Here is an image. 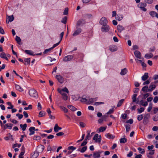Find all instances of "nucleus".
Listing matches in <instances>:
<instances>
[{
    "instance_id": "obj_1",
    "label": "nucleus",
    "mask_w": 158,
    "mask_h": 158,
    "mask_svg": "<svg viewBox=\"0 0 158 158\" xmlns=\"http://www.w3.org/2000/svg\"><path fill=\"white\" fill-rule=\"evenodd\" d=\"M29 94L32 97L36 98L38 97L36 91L34 89H30L29 91Z\"/></svg>"
},
{
    "instance_id": "obj_2",
    "label": "nucleus",
    "mask_w": 158,
    "mask_h": 158,
    "mask_svg": "<svg viewBox=\"0 0 158 158\" xmlns=\"http://www.w3.org/2000/svg\"><path fill=\"white\" fill-rule=\"evenodd\" d=\"M147 3L145 2H140L138 5V7L144 11H146L147 9L145 7L147 6Z\"/></svg>"
},
{
    "instance_id": "obj_3",
    "label": "nucleus",
    "mask_w": 158,
    "mask_h": 158,
    "mask_svg": "<svg viewBox=\"0 0 158 158\" xmlns=\"http://www.w3.org/2000/svg\"><path fill=\"white\" fill-rule=\"evenodd\" d=\"M107 22L106 18L105 17H102L100 21V24L102 26L107 25Z\"/></svg>"
},
{
    "instance_id": "obj_4",
    "label": "nucleus",
    "mask_w": 158,
    "mask_h": 158,
    "mask_svg": "<svg viewBox=\"0 0 158 158\" xmlns=\"http://www.w3.org/2000/svg\"><path fill=\"white\" fill-rule=\"evenodd\" d=\"M101 29L102 32H107L110 29L109 27L107 25H103L101 28Z\"/></svg>"
},
{
    "instance_id": "obj_5",
    "label": "nucleus",
    "mask_w": 158,
    "mask_h": 158,
    "mask_svg": "<svg viewBox=\"0 0 158 158\" xmlns=\"http://www.w3.org/2000/svg\"><path fill=\"white\" fill-rule=\"evenodd\" d=\"M56 77L60 83L62 84L64 81V78L60 75H56Z\"/></svg>"
},
{
    "instance_id": "obj_6",
    "label": "nucleus",
    "mask_w": 158,
    "mask_h": 158,
    "mask_svg": "<svg viewBox=\"0 0 158 158\" xmlns=\"http://www.w3.org/2000/svg\"><path fill=\"white\" fill-rule=\"evenodd\" d=\"M98 137V134H96L94 135V136L93 138V139L96 142H99V143L101 140V135H100L99 136V137Z\"/></svg>"
},
{
    "instance_id": "obj_7",
    "label": "nucleus",
    "mask_w": 158,
    "mask_h": 158,
    "mask_svg": "<svg viewBox=\"0 0 158 158\" xmlns=\"http://www.w3.org/2000/svg\"><path fill=\"white\" fill-rule=\"evenodd\" d=\"M73 57L72 55H68L65 56L63 59L64 62H67L70 61L73 58Z\"/></svg>"
},
{
    "instance_id": "obj_8",
    "label": "nucleus",
    "mask_w": 158,
    "mask_h": 158,
    "mask_svg": "<svg viewBox=\"0 0 158 158\" xmlns=\"http://www.w3.org/2000/svg\"><path fill=\"white\" fill-rule=\"evenodd\" d=\"M37 147V152H38L39 153H41L42 152L45 148L44 146L42 145H39Z\"/></svg>"
},
{
    "instance_id": "obj_9",
    "label": "nucleus",
    "mask_w": 158,
    "mask_h": 158,
    "mask_svg": "<svg viewBox=\"0 0 158 158\" xmlns=\"http://www.w3.org/2000/svg\"><path fill=\"white\" fill-rule=\"evenodd\" d=\"M149 116L150 115L148 114L145 116L143 120V123L144 124H146L148 123V118Z\"/></svg>"
},
{
    "instance_id": "obj_10",
    "label": "nucleus",
    "mask_w": 158,
    "mask_h": 158,
    "mask_svg": "<svg viewBox=\"0 0 158 158\" xmlns=\"http://www.w3.org/2000/svg\"><path fill=\"white\" fill-rule=\"evenodd\" d=\"M134 55L135 56L139 59H141V54L140 52L136 50L134 52Z\"/></svg>"
},
{
    "instance_id": "obj_11",
    "label": "nucleus",
    "mask_w": 158,
    "mask_h": 158,
    "mask_svg": "<svg viewBox=\"0 0 158 158\" xmlns=\"http://www.w3.org/2000/svg\"><path fill=\"white\" fill-rule=\"evenodd\" d=\"M58 91L60 94L63 93V92H65L68 94L69 93V91L68 89L65 87L61 89H58Z\"/></svg>"
},
{
    "instance_id": "obj_12",
    "label": "nucleus",
    "mask_w": 158,
    "mask_h": 158,
    "mask_svg": "<svg viewBox=\"0 0 158 158\" xmlns=\"http://www.w3.org/2000/svg\"><path fill=\"white\" fill-rule=\"evenodd\" d=\"M156 86L155 84L153 83H152L150 85L149 89H148V91H152L156 88Z\"/></svg>"
},
{
    "instance_id": "obj_13",
    "label": "nucleus",
    "mask_w": 158,
    "mask_h": 158,
    "mask_svg": "<svg viewBox=\"0 0 158 158\" xmlns=\"http://www.w3.org/2000/svg\"><path fill=\"white\" fill-rule=\"evenodd\" d=\"M13 124L11 123H7L4 126V129H6L8 128L9 129H11L12 127L13 126Z\"/></svg>"
},
{
    "instance_id": "obj_14",
    "label": "nucleus",
    "mask_w": 158,
    "mask_h": 158,
    "mask_svg": "<svg viewBox=\"0 0 158 158\" xmlns=\"http://www.w3.org/2000/svg\"><path fill=\"white\" fill-rule=\"evenodd\" d=\"M82 30L81 28H79L75 31L73 34V35L75 36L79 35L81 32Z\"/></svg>"
},
{
    "instance_id": "obj_15",
    "label": "nucleus",
    "mask_w": 158,
    "mask_h": 158,
    "mask_svg": "<svg viewBox=\"0 0 158 158\" xmlns=\"http://www.w3.org/2000/svg\"><path fill=\"white\" fill-rule=\"evenodd\" d=\"M101 152L100 151L96 152L93 153V157L94 158H98L100 157V154Z\"/></svg>"
},
{
    "instance_id": "obj_16",
    "label": "nucleus",
    "mask_w": 158,
    "mask_h": 158,
    "mask_svg": "<svg viewBox=\"0 0 158 158\" xmlns=\"http://www.w3.org/2000/svg\"><path fill=\"white\" fill-rule=\"evenodd\" d=\"M62 129V128L59 127L57 124H56L54 128V130L55 132H57L59 130H60Z\"/></svg>"
},
{
    "instance_id": "obj_17",
    "label": "nucleus",
    "mask_w": 158,
    "mask_h": 158,
    "mask_svg": "<svg viewBox=\"0 0 158 158\" xmlns=\"http://www.w3.org/2000/svg\"><path fill=\"white\" fill-rule=\"evenodd\" d=\"M14 17L13 15L8 16L7 18L6 22L7 23H8L9 22H11L14 20Z\"/></svg>"
},
{
    "instance_id": "obj_18",
    "label": "nucleus",
    "mask_w": 158,
    "mask_h": 158,
    "mask_svg": "<svg viewBox=\"0 0 158 158\" xmlns=\"http://www.w3.org/2000/svg\"><path fill=\"white\" fill-rule=\"evenodd\" d=\"M35 128L34 127H31L29 129V130L30 132L29 135H33L35 133Z\"/></svg>"
},
{
    "instance_id": "obj_19",
    "label": "nucleus",
    "mask_w": 158,
    "mask_h": 158,
    "mask_svg": "<svg viewBox=\"0 0 158 158\" xmlns=\"http://www.w3.org/2000/svg\"><path fill=\"white\" fill-rule=\"evenodd\" d=\"M110 50L111 52H115L117 50V48L114 45L110 46Z\"/></svg>"
},
{
    "instance_id": "obj_20",
    "label": "nucleus",
    "mask_w": 158,
    "mask_h": 158,
    "mask_svg": "<svg viewBox=\"0 0 158 158\" xmlns=\"http://www.w3.org/2000/svg\"><path fill=\"white\" fill-rule=\"evenodd\" d=\"M148 78V73H145L144 74L142 77V80L143 81H146Z\"/></svg>"
},
{
    "instance_id": "obj_21",
    "label": "nucleus",
    "mask_w": 158,
    "mask_h": 158,
    "mask_svg": "<svg viewBox=\"0 0 158 158\" xmlns=\"http://www.w3.org/2000/svg\"><path fill=\"white\" fill-rule=\"evenodd\" d=\"M87 149V147L86 146H85L83 147L81 149V148H79L77 149V151L80 152L81 153L84 152Z\"/></svg>"
},
{
    "instance_id": "obj_22",
    "label": "nucleus",
    "mask_w": 158,
    "mask_h": 158,
    "mask_svg": "<svg viewBox=\"0 0 158 158\" xmlns=\"http://www.w3.org/2000/svg\"><path fill=\"white\" fill-rule=\"evenodd\" d=\"M39 155V152H37V151L36 150L34 152L33 154H31V158H36Z\"/></svg>"
},
{
    "instance_id": "obj_23",
    "label": "nucleus",
    "mask_w": 158,
    "mask_h": 158,
    "mask_svg": "<svg viewBox=\"0 0 158 158\" xmlns=\"http://www.w3.org/2000/svg\"><path fill=\"white\" fill-rule=\"evenodd\" d=\"M90 98L88 101H87V102H86V104H90L92 103L94 101H96L97 100L96 98Z\"/></svg>"
},
{
    "instance_id": "obj_24",
    "label": "nucleus",
    "mask_w": 158,
    "mask_h": 158,
    "mask_svg": "<svg viewBox=\"0 0 158 158\" xmlns=\"http://www.w3.org/2000/svg\"><path fill=\"white\" fill-rule=\"evenodd\" d=\"M15 88L16 89V90L20 91L22 92L23 91V89L19 85L15 84Z\"/></svg>"
},
{
    "instance_id": "obj_25",
    "label": "nucleus",
    "mask_w": 158,
    "mask_h": 158,
    "mask_svg": "<svg viewBox=\"0 0 158 158\" xmlns=\"http://www.w3.org/2000/svg\"><path fill=\"white\" fill-rule=\"evenodd\" d=\"M106 137L108 139H114L115 136L110 133H107L105 135Z\"/></svg>"
},
{
    "instance_id": "obj_26",
    "label": "nucleus",
    "mask_w": 158,
    "mask_h": 158,
    "mask_svg": "<svg viewBox=\"0 0 158 158\" xmlns=\"http://www.w3.org/2000/svg\"><path fill=\"white\" fill-rule=\"evenodd\" d=\"M24 64L26 65H29L30 63V58H27L24 59Z\"/></svg>"
},
{
    "instance_id": "obj_27",
    "label": "nucleus",
    "mask_w": 158,
    "mask_h": 158,
    "mask_svg": "<svg viewBox=\"0 0 158 158\" xmlns=\"http://www.w3.org/2000/svg\"><path fill=\"white\" fill-rule=\"evenodd\" d=\"M117 28L118 31L120 32H121L124 29V27L120 25H118L117 26Z\"/></svg>"
},
{
    "instance_id": "obj_28",
    "label": "nucleus",
    "mask_w": 158,
    "mask_h": 158,
    "mask_svg": "<svg viewBox=\"0 0 158 158\" xmlns=\"http://www.w3.org/2000/svg\"><path fill=\"white\" fill-rule=\"evenodd\" d=\"M127 71L126 68H125L121 70L120 74L122 75H124L126 74L127 73Z\"/></svg>"
},
{
    "instance_id": "obj_29",
    "label": "nucleus",
    "mask_w": 158,
    "mask_h": 158,
    "mask_svg": "<svg viewBox=\"0 0 158 158\" xmlns=\"http://www.w3.org/2000/svg\"><path fill=\"white\" fill-rule=\"evenodd\" d=\"M153 54L152 53L150 54H146L144 56L145 58L147 59H149L153 57Z\"/></svg>"
},
{
    "instance_id": "obj_30",
    "label": "nucleus",
    "mask_w": 158,
    "mask_h": 158,
    "mask_svg": "<svg viewBox=\"0 0 158 158\" xmlns=\"http://www.w3.org/2000/svg\"><path fill=\"white\" fill-rule=\"evenodd\" d=\"M68 107L73 111H75L77 110V108L72 105H68Z\"/></svg>"
},
{
    "instance_id": "obj_31",
    "label": "nucleus",
    "mask_w": 158,
    "mask_h": 158,
    "mask_svg": "<svg viewBox=\"0 0 158 158\" xmlns=\"http://www.w3.org/2000/svg\"><path fill=\"white\" fill-rule=\"evenodd\" d=\"M4 139L6 140H8L10 139H12V136L10 135V133H9L7 134V136L5 137Z\"/></svg>"
},
{
    "instance_id": "obj_32",
    "label": "nucleus",
    "mask_w": 158,
    "mask_h": 158,
    "mask_svg": "<svg viewBox=\"0 0 158 158\" xmlns=\"http://www.w3.org/2000/svg\"><path fill=\"white\" fill-rule=\"evenodd\" d=\"M123 18V16L122 15H118L116 16L115 19L116 20H118V21H121L122 19Z\"/></svg>"
},
{
    "instance_id": "obj_33",
    "label": "nucleus",
    "mask_w": 158,
    "mask_h": 158,
    "mask_svg": "<svg viewBox=\"0 0 158 158\" xmlns=\"http://www.w3.org/2000/svg\"><path fill=\"white\" fill-rule=\"evenodd\" d=\"M85 21L84 20H83V19H80L77 22L76 25L78 26H80L83 23H85Z\"/></svg>"
},
{
    "instance_id": "obj_34",
    "label": "nucleus",
    "mask_w": 158,
    "mask_h": 158,
    "mask_svg": "<svg viewBox=\"0 0 158 158\" xmlns=\"http://www.w3.org/2000/svg\"><path fill=\"white\" fill-rule=\"evenodd\" d=\"M20 126L21 128H22V130L23 131H24L26 130V127H27V125L26 124H24L23 125L21 124L20 125Z\"/></svg>"
},
{
    "instance_id": "obj_35",
    "label": "nucleus",
    "mask_w": 158,
    "mask_h": 158,
    "mask_svg": "<svg viewBox=\"0 0 158 158\" xmlns=\"http://www.w3.org/2000/svg\"><path fill=\"white\" fill-rule=\"evenodd\" d=\"M25 52V53L27 54H29L30 55L32 56H34V55L33 54V52L31 50H25L24 51Z\"/></svg>"
},
{
    "instance_id": "obj_36",
    "label": "nucleus",
    "mask_w": 158,
    "mask_h": 158,
    "mask_svg": "<svg viewBox=\"0 0 158 158\" xmlns=\"http://www.w3.org/2000/svg\"><path fill=\"white\" fill-rule=\"evenodd\" d=\"M61 94L62 96V98L64 100H66L68 99V96L66 94L63 93L62 94Z\"/></svg>"
},
{
    "instance_id": "obj_37",
    "label": "nucleus",
    "mask_w": 158,
    "mask_h": 158,
    "mask_svg": "<svg viewBox=\"0 0 158 158\" xmlns=\"http://www.w3.org/2000/svg\"><path fill=\"white\" fill-rule=\"evenodd\" d=\"M148 87L147 86H145L143 87L142 89V91H143L144 92H149L148 91Z\"/></svg>"
},
{
    "instance_id": "obj_38",
    "label": "nucleus",
    "mask_w": 158,
    "mask_h": 158,
    "mask_svg": "<svg viewBox=\"0 0 158 158\" xmlns=\"http://www.w3.org/2000/svg\"><path fill=\"white\" fill-rule=\"evenodd\" d=\"M91 132V131L90 130H88L87 131V134L85 137V140H87V139H89V137H90V133Z\"/></svg>"
},
{
    "instance_id": "obj_39",
    "label": "nucleus",
    "mask_w": 158,
    "mask_h": 158,
    "mask_svg": "<svg viewBox=\"0 0 158 158\" xmlns=\"http://www.w3.org/2000/svg\"><path fill=\"white\" fill-rule=\"evenodd\" d=\"M127 141V139L125 138H121L120 139V143H126Z\"/></svg>"
},
{
    "instance_id": "obj_40",
    "label": "nucleus",
    "mask_w": 158,
    "mask_h": 158,
    "mask_svg": "<svg viewBox=\"0 0 158 158\" xmlns=\"http://www.w3.org/2000/svg\"><path fill=\"white\" fill-rule=\"evenodd\" d=\"M138 150L139 151L140 153L143 154L145 153V150L143 149L142 148H141L139 147L138 148Z\"/></svg>"
},
{
    "instance_id": "obj_41",
    "label": "nucleus",
    "mask_w": 158,
    "mask_h": 158,
    "mask_svg": "<svg viewBox=\"0 0 158 158\" xmlns=\"http://www.w3.org/2000/svg\"><path fill=\"white\" fill-rule=\"evenodd\" d=\"M124 100V99H122L120 100V101H119L117 104V106L119 107L121 106L122 105Z\"/></svg>"
},
{
    "instance_id": "obj_42",
    "label": "nucleus",
    "mask_w": 158,
    "mask_h": 158,
    "mask_svg": "<svg viewBox=\"0 0 158 158\" xmlns=\"http://www.w3.org/2000/svg\"><path fill=\"white\" fill-rule=\"evenodd\" d=\"M84 96H83L81 98V102H85L86 104V102H87L88 100L85 98L84 97Z\"/></svg>"
},
{
    "instance_id": "obj_43",
    "label": "nucleus",
    "mask_w": 158,
    "mask_h": 158,
    "mask_svg": "<svg viewBox=\"0 0 158 158\" xmlns=\"http://www.w3.org/2000/svg\"><path fill=\"white\" fill-rule=\"evenodd\" d=\"M60 109L63 111L65 113H67L68 112V110L65 107L63 106H60Z\"/></svg>"
},
{
    "instance_id": "obj_44",
    "label": "nucleus",
    "mask_w": 158,
    "mask_h": 158,
    "mask_svg": "<svg viewBox=\"0 0 158 158\" xmlns=\"http://www.w3.org/2000/svg\"><path fill=\"white\" fill-rule=\"evenodd\" d=\"M137 96V94H134L133 95L132 97V102H136Z\"/></svg>"
},
{
    "instance_id": "obj_45",
    "label": "nucleus",
    "mask_w": 158,
    "mask_h": 158,
    "mask_svg": "<svg viewBox=\"0 0 158 158\" xmlns=\"http://www.w3.org/2000/svg\"><path fill=\"white\" fill-rule=\"evenodd\" d=\"M67 17L66 16L64 17L61 20V22L64 24H66L67 22Z\"/></svg>"
},
{
    "instance_id": "obj_46",
    "label": "nucleus",
    "mask_w": 158,
    "mask_h": 158,
    "mask_svg": "<svg viewBox=\"0 0 158 158\" xmlns=\"http://www.w3.org/2000/svg\"><path fill=\"white\" fill-rule=\"evenodd\" d=\"M45 112L42 111H40L39 114V117H42L45 116Z\"/></svg>"
},
{
    "instance_id": "obj_47",
    "label": "nucleus",
    "mask_w": 158,
    "mask_h": 158,
    "mask_svg": "<svg viewBox=\"0 0 158 158\" xmlns=\"http://www.w3.org/2000/svg\"><path fill=\"white\" fill-rule=\"evenodd\" d=\"M152 119L154 121H158V114L153 116Z\"/></svg>"
},
{
    "instance_id": "obj_48",
    "label": "nucleus",
    "mask_w": 158,
    "mask_h": 158,
    "mask_svg": "<svg viewBox=\"0 0 158 158\" xmlns=\"http://www.w3.org/2000/svg\"><path fill=\"white\" fill-rule=\"evenodd\" d=\"M144 110V108L143 107H141L140 109H138V112L139 113H141Z\"/></svg>"
},
{
    "instance_id": "obj_49",
    "label": "nucleus",
    "mask_w": 158,
    "mask_h": 158,
    "mask_svg": "<svg viewBox=\"0 0 158 158\" xmlns=\"http://www.w3.org/2000/svg\"><path fill=\"white\" fill-rule=\"evenodd\" d=\"M143 116L142 114L138 115L137 117V119L139 121H140L143 118Z\"/></svg>"
},
{
    "instance_id": "obj_50",
    "label": "nucleus",
    "mask_w": 158,
    "mask_h": 158,
    "mask_svg": "<svg viewBox=\"0 0 158 158\" xmlns=\"http://www.w3.org/2000/svg\"><path fill=\"white\" fill-rule=\"evenodd\" d=\"M126 131L127 132H128L129 131L130 129V126L129 125H125Z\"/></svg>"
},
{
    "instance_id": "obj_51",
    "label": "nucleus",
    "mask_w": 158,
    "mask_h": 158,
    "mask_svg": "<svg viewBox=\"0 0 158 158\" xmlns=\"http://www.w3.org/2000/svg\"><path fill=\"white\" fill-rule=\"evenodd\" d=\"M156 13L154 11H151L150 12L149 14L151 16L154 17Z\"/></svg>"
},
{
    "instance_id": "obj_52",
    "label": "nucleus",
    "mask_w": 158,
    "mask_h": 158,
    "mask_svg": "<svg viewBox=\"0 0 158 158\" xmlns=\"http://www.w3.org/2000/svg\"><path fill=\"white\" fill-rule=\"evenodd\" d=\"M68 10L69 9L68 8H66L64 10L63 12V14L65 15H67L68 12Z\"/></svg>"
},
{
    "instance_id": "obj_53",
    "label": "nucleus",
    "mask_w": 158,
    "mask_h": 158,
    "mask_svg": "<svg viewBox=\"0 0 158 158\" xmlns=\"http://www.w3.org/2000/svg\"><path fill=\"white\" fill-rule=\"evenodd\" d=\"M41 138V137L39 136H35L33 137V139L35 140H40Z\"/></svg>"
},
{
    "instance_id": "obj_54",
    "label": "nucleus",
    "mask_w": 158,
    "mask_h": 158,
    "mask_svg": "<svg viewBox=\"0 0 158 158\" xmlns=\"http://www.w3.org/2000/svg\"><path fill=\"white\" fill-rule=\"evenodd\" d=\"M76 149V147H74L73 146H70L68 148V150H71L72 151H73L75 150Z\"/></svg>"
},
{
    "instance_id": "obj_55",
    "label": "nucleus",
    "mask_w": 158,
    "mask_h": 158,
    "mask_svg": "<svg viewBox=\"0 0 158 158\" xmlns=\"http://www.w3.org/2000/svg\"><path fill=\"white\" fill-rule=\"evenodd\" d=\"M114 111V109H111L109 110L106 113L107 114H109L113 113Z\"/></svg>"
},
{
    "instance_id": "obj_56",
    "label": "nucleus",
    "mask_w": 158,
    "mask_h": 158,
    "mask_svg": "<svg viewBox=\"0 0 158 158\" xmlns=\"http://www.w3.org/2000/svg\"><path fill=\"white\" fill-rule=\"evenodd\" d=\"M6 56V54L4 52H2L1 53L0 57L1 58L4 59Z\"/></svg>"
},
{
    "instance_id": "obj_57",
    "label": "nucleus",
    "mask_w": 158,
    "mask_h": 158,
    "mask_svg": "<svg viewBox=\"0 0 158 158\" xmlns=\"http://www.w3.org/2000/svg\"><path fill=\"white\" fill-rule=\"evenodd\" d=\"M152 104L150 103L149 105V107H148L147 111L148 112H149L152 110Z\"/></svg>"
},
{
    "instance_id": "obj_58",
    "label": "nucleus",
    "mask_w": 158,
    "mask_h": 158,
    "mask_svg": "<svg viewBox=\"0 0 158 158\" xmlns=\"http://www.w3.org/2000/svg\"><path fill=\"white\" fill-rule=\"evenodd\" d=\"M15 40H16V41L17 42L18 44H19V43L21 41V39L18 36H16Z\"/></svg>"
},
{
    "instance_id": "obj_59",
    "label": "nucleus",
    "mask_w": 158,
    "mask_h": 158,
    "mask_svg": "<svg viewBox=\"0 0 158 158\" xmlns=\"http://www.w3.org/2000/svg\"><path fill=\"white\" fill-rule=\"evenodd\" d=\"M16 116L18 117V118L19 119H22L23 117V115L22 114H20L19 113L16 114Z\"/></svg>"
},
{
    "instance_id": "obj_60",
    "label": "nucleus",
    "mask_w": 158,
    "mask_h": 158,
    "mask_svg": "<svg viewBox=\"0 0 158 158\" xmlns=\"http://www.w3.org/2000/svg\"><path fill=\"white\" fill-rule=\"evenodd\" d=\"M52 49L51 48L48 49H45V50L43 52L44 54H46V53H48V52H49Z\"/></svg>"
},
{
    "instance_id": "obj_61",
    "label": "nucleus",
    "mask_w": 158,
    "mask_h": 158,
    "mask_svg": "<svg viewBox=\"0 0 158 158\" xmlns=\"http://www.w3.org/2000/svg\"><path fill=\"white\" fill-rule=\"evenodd\" d=\"M21 146L20 144H18V143H15L13 145V148H14L17 147H18V148H19Z\"/></svg>"
},
{
    "instance_id": "obj_62",
    "label": "nucleus",
    "mask_w": 158,
    "mask_h": 158,
    "mask_svg": "<svg viewBox=\"0 0 158 158\" xmlns=\"http://www.w3.org/2000/svg\"><path fill=\"white\" fill-rule=\"evenodd\" d=\"M106 127H101L99 128V131L102 132H103L106 130Z\"/></svg>"
},
{
    "instance_id": "obj_63",
    "label": "nucleus",
    "mask_w": 158,
    "mask_h": 158,
    "mask_svg": "<svg viewBox=\"0 0 158 158\" xmlns=\"http://www.w3.org/2000/svg\"><path fill=\"white\" fill-rule=\"evenodd\" d=\"M37 107L39 110H40L42 109V107L40 102L38 103Z\"/></svg>"
},
{
    "instance_id": "obj_64",
    "label": "nucleus",
    "mask_w": 158,
    "mask_h": 158,
    "mask_svg": "<svg viewBox=\"0 0 158 158\" xmlns=\"http://www.w3.org/2000/svg\"><path fill=\"white\" fill-rule=\"evenodd\" d=\"M158 101V97L156 96L154 97L153 99V102L154 103H156Z\"/></svg>"
}]
</instances>
